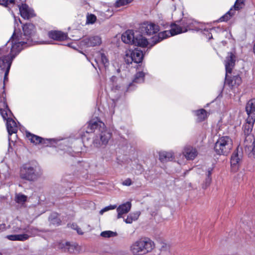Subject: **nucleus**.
<instances>
[{
	"label": "nucleus",
	"instance_id": "1a4fd4ad",
	"mask_svg": "<svg viewBox=\"0 0 255 255\" xmlns=\"http://www.w3.org/2000/svg\"><path fill=\"white\" fill-rule=\"evenodd\" d=\"M160 28L157 24L150 21H144L139 25V30L141 33L151 35L159 32Z\"/></svg>",
	"mask_w": 255,
	"mask_h": 255
},
{
	"label": "nucleus",
	"instance_id": "4468645a",
	"mask_svg": "<svg viewBox=\"0 0 255 255\" xmlns=\"http://www.w3.org/2000/svg\"><path fill=\"white\" fill-rule=\"evenodd\" d=\"M3 109L0 108V114L4 120L7 121L8 118H11L10 116L12 115V112L8 108L6 103V99L4 91H3Z\"/></svg>",
	"mask_w": 255,
	"mask_h": 255
},
{
	"label": "nucleus",
	"instance_id": "680f3d73",
	"mask_svg": "<svg viewBox=\"0 0 255 255\" xmlns=\"http://www.w3.org/2000/svg\"><path fill=\"white\" fill-rule=\"evenodd\" d=\"M0 255H2V254L0 253Z\"/></svg>",
	"mask_w": 255,
	"mask_h": 255
},
{
	"label": "nucleus",
	"instance_id": "a19ab883",
	"mask_svg": "<svg viewBox=\"0 0 255 255\" xmlns=\"http://www.w3.org/2000/svg\"><path fill=\"white\" fill-rule=\"evenodd\" d=\"M116 205H110L105 207L100 211V214L102 215L104 212L108 211L110 210H113L116 208Z\"/></svg>",
	"mask_w": 255,
	"mask_h": 255
},
{
	"label": "nucleus",
	"instance_id": "2f4dec72",
	"mask_svg": "<svg viewBox=\"0 0 255 255\" xmlns=\"http://www.w3.org/2000/svg\"><path fill=\"white\" fill-rule=\"evenodd\" d=\"M196 115L197 117V121L201 122L203 121L207 117V112L204 109H200L196 111Z\"/></svg>",
	"mask_w": 255,
	"mask_h": 255
},
{
	"label": "nucleus",
	"instance_id": "de8ad7c7",
	"mask_svg": "<svg viewBox=\"0 0 255 255\" xmlns=\"http://www.w3.org/2000/svg\"><path fill=\"white\" fill-rule=\"evenodd\" d=\"M73 227L72 228L74 229L75 230H76L77 231V233L80 235H83V233L81 229L78 227V226L76 225L72 224V225Z\"/></svg>",
	"mask_w": 255,
	"mask_h": 255
},
{
	"label": "nucleus",
	"instance_id": "3c124183",
	"mask_svg": "<svg viewBox=\"0 0 255 255\" xmlns=\"http://www.w3.org/2000/svg\"><path fill=\"white\" fill-rule=\"evenodd\" d=\"M6 225L5 224H0V232H2L5 230H6Z\"/></svg>",
	"mask_w": 255,
	"mask_h": 255
},
{
	"label": "nucleus",
	"instance_id": "5fc2aeb1",
	"mask_svg": "<svg viewBox=\"0 0 255 255\" xmlns=\"http://www.w3.org/2000/svg\"><path fill=\"white\" fill-rule=\"evenodd\" d=\"M6 6L9 4H14L15 2V0H6Z\"/></svg>",
	"mask_w": 255,
	"mask_h": 255
},
{
	"label": "nucleus",
	"instance_id": "a18cd8bd",
	"mask_svg": "<svg viewBox=\"0 0 255 255\" xmlns=\"http://www.w3.org/2000/svg\"><path fill=\"white\" fill-rule=\"evenodd\" d=\"M132 184V181L130 178H127L122 183V184L125 186H130Z\"/></svg>",
	"mask_w": 255,
	"mask_h": 255
},
{
	"label": "nucleus",
	"instance_id": "4d7b16f0",
	"mask_svg": "<svg viewBox=\"0 0 255 255\" xmlns=\"http://www.w3.org/2000/svg\"><path fill=\"white\" fill-rule=\"evenodd\" d=\"M253 50H254V53L255 54V42L254 43V44Z\"/></svg>",
	"mask_w": 255,
	"mask_h": 255
},
{
	"label": "nucleus",
	"instance_id": "c756f323",
	"mask_svg": "<svg viewBox=\"0 0 255 255\" xmlns=\"http://www.w3.org/2000/svg\"><path fill=\"white\" fill-rule=\"evenodd\" d=\"M29 236L27 234L10 235L6 236V238L10 241H24L27 240Z\"/></svg>",
	"mask_w": 255,
	"mask_h": 255
},
{
	"label": "nucleus",
	"instance_id": "052dcab7",
	"mask_svg": "<svg viewBox=\"0 0 255 255\" xmlns=\"http://www.w3.org/2000/svg\"><path fill=\"white\" fill-rule=\"evenodd\" d=\"M20 229H18V230H15L16 232H18Z\"/></svg>",
	"mask_w": 255,
	"mask_h": 255
},
{
	"label": "nucleus",
	"instance_id": "c9c22d12",
	"mask_svg": "<svg viewBox=\"0 0 255 255\" xmlns=\"http://www.w3.org/2000/svg\"><path fill=\"white\" fill-rule=\"evenodd\" d=\"M118 234L116 232H113L111 231H106L102 232L101 233V236L104 238H110L113 237H116Z\"/></svg>",
	"mask_w": 255,
	"mask_h": 255
},
{
	"label": "nucleus",
	"instance_id": "412c9836",
	"mask_svg": "<svg viewBox=\"0 0 255 255\" xmlns=\"http://www.w3.org/2000/svg\"><path fill=\"white\" fill-rule=\"evenodd\" d=\"M136 34L132 30H128L122 36V41L127 44H133Z\"/></svg>",
	"mask_w": 255,
	"mask_h": 255
},
{
	"label": "nucleus",
	"instance_id": "e433bc0d",
	"mask_svg": "<svg viewBox=\"0 0 255 255\" xmlns=\"http://www.w3.org/2000/svg\"><path fill=\"white\" fill-rule=\"evenodd\" d=\"M132 0H117L115 3V6L116 7L124 6L130 3Z\"/></svg>",
	"mask_w": 255,
	"mask_h": 255
},
{
	"label": "nucleus",
	"instance_id": "c85d7f7f",
	"mask_svg": "<svg viewBox=\"0 0 255 255\" xmlns=\"http://www.w3.org/2000/svg\"><path fill=\"white\" fill-rule=\"evenodd\" d=\"M159 159L162 162H166L173 159V154L171 152L162 151L159 153Z\"/></svg>",
	"mask_w": 255,
	"mask_h": 255
},
{
	"label": "nucleus",
	"instance_id": "603ef678",
	"mask_svg": "<svg viewBox=\"0 0 255 255\" xmlns=\"http://www.w3.org/2000/svg\"><path fill=\"white\" fill-rule=\"evenodd\" d=\"M213 168H209L207 171V174L206 175L207 177H211V174L212 173Z\"/></svg>",
	"mask_w": 255,
	"mask_h": 255
},
{
	"label": "nucleus",
	"instance_id": "cd10ccee",
	"mask_svg": "<svg viewBox=\"0 0 255 255\" xmlns=\"http://www.w3.org/2000/svg\"><path fill=\"white\" fill-rule=\"evenodd\" d=\"M133 44L137 46L145 47L148 45V42L147 39L142 35L136 32V36Z\"/></svg>",
	"mask_w": 255,
	"mask_h": 255
},
{
	"label": "nucleus",
	"instance_id": "473e14b6",
	"mask_svg": "<svg viewBox=\"0 0 255 255\" xmlns=\"http://www.w3.org/2000/svg\"><path fill=\"white\" fill-rule=\"evenodd\" d=\"M235 10L231 8L227 13L220 18L219 21H227L230 19L232 16L234 15Z\"/></svg>",
	"mask_w": 255,
	"mask_h": 255
},
{
	"label": "nucleus",
	"instance_id": "bb28decb",
	"mask_svg": "<svg viewBox=\"0 0 255 255\" xmlns=\"http://www.w3.org/2000/svg\"><path fill=\"white\" fill-rule=\"evenodd\" d=\"M183 154L188 160H193L197 155V151L193 147L186 146L184 149Z\"/></svg>",
	"mask_w": 255,
	"mask_h": 255
},
{
	"label": "nucleus",
	"instance_id": "39448f33",
	"mask_svg": "<svg viewBox=\"0 0 255 255\" xmlns=\"http://www.w3.org/2000/svg\"><path fill=\"white\" fill-rule=\"evenodd\" d=\"M233 147L232 139L228 136L220 137L214 145V150L218 155H227Z\"/></svg>",
	"mask_w": 255,
	"mask_h": 255
},
{
	"label": "nucleus",
	"instance_id": "dca6fc26",
	"mask_svg": "<svg viewBox=\"0 0 255 255\" xmlns=\"http://www.w3.org/2000/svg\"><path fill=\"white\" fill-rule=\"evenodd\" d=\"M242 153L239 152L238 149L235 151L231 157V165L233 170H237L241 161Z\"/></svg>",
	"mask_w": 255,
	"mask_h": 255
},
{
	"label": "nucleus",
	"instance_id": "49530a36",
	"mask_svg": "<svg viewBox=\"0 0 255 255\" xmlns=\"http://www.w3.org/2000/svg\"><path fill=\"white\" fill-rule=\"evenodd\" d=\"M252 150L250 153V156H253L255 158V141H254L252 144Z\"/></svg>",
	"mask_w": 255,
	"mask_h": 255
},
{
	"label": "nucleus",
	"instance_id": "2eb2a0df",
	"mask_svg": "<svg viewBox=\"0 0 255 255\" xmlns=\"http://www.w3.org/2000/svg\"><path fill=\"white\" fill-rule=\"evenodd\" d=\"M3 109L0 108V114L4 120L7 121L8 118H11L10 116L12 115V112L8 108L6 103V99L4 91H3Z\"/></svg>",
	"mask_w": 255,
	"mask_h": 255
},
{
	"label": "nucleus",
	"instance_id": "58836bf2",
	"mask_svg": "<svg viewBox=\"0 0 255 255\" xmlns=\"http://www.w3.org/2000/svg\"><path fill=\"white\" fill-rule=\"evenodd\" d=\"M244 0H236L234 7L235 10H239L242 8V5L244 4Z\"/></svg>",
	"mask_w": 255,
	"mask_h": 255
},
{
	"label": "nucleus",
	"instance_id": "a211bd4d",
	"mask_svg": "<svg viewBox=\"0 0 255 255\" xmlns=\"http://www.w3.org/2000/svg\"><path fill=\"white\" fill-rule=\"evenodd\" d=\"M246 112L248 118L255 120V99L249 100L246 104Z\"/></svg>",
	"mask_w": 255,
	"mask_h": 255
},
{
	"label": "nucleus",
	"instance_id": "864d4df0",
	"mask_svg": "<svg viewBox=\"0 0 255 255\" xmlns=\"http://www.w3.org/2000/svg\"><path fill=\"white\" fill-rule=\"evenodd\" d=\"M6 0H0V4L6 6Z\"/></svg>",
	"mask_w": 255,
	"mask_h": 255
},
{
	"label": "nucleus",
	"instance_id": "393cba45",
	"mask_svg": "<svg viewBox=\"0 0 255 255\" xmlns=\"http://www.w3.org/2000/svg\"><path fill=\"white\" fill-rule=\"evenodd\" d=\"M144 76L145 74L143 72H138L136 73L134 76L132 83L129 84L127 91H129L131 90L132 87L134 85V84L143 83L144 81Z\"/></svg>",
	"mask_w": 255,
	"mask_h": 255
},
{
	"label": "nucleus",
	"instance_id": "bf43d9fd",
	"mask_svg": "<svg viewBox=\"0 0 255 255\" xmlns=\"http://www.w3.org/2000/svg\"><path fill=\"white\" fill-rule=\"evenodd\" d=\"M212 35L211 34V36L209 37V38L210 39H212Z\"/></svg>",
	"mask_w": 255,
	"mask_h": 255
},
{
	"label": "nucleus",
	"instance_id": "c03bdc74",
	"mask_svg": "<svg viewBox=\"0 0 255 255\" xmlns=\"http://www.w3.org/2000/svg\"><path fill=\"white\" fill-rule=\"evenodd\" d=\"M26 233L32 234V232H35L36 231V229L33 227H28L27 228H25L23 229Z\"/></svg>",
	"mask_w": 255,
	"mask_h": 255
},
{
	"label": "nucleus",
	"instance_id": "0eeeda50",
	"mask_svg": "<svg viewBox=\"0 0 255 255\" xmlns=\"http://www.w3.org/2000/svg\"><path fill=\"white\" fill-rule=\"evenodd\" d=\"M99 133H97L93 140L95 146L100 147L102 145H106L112 137V133L105 128V126L100 128Z\"/></svg>",
	"mask_w": 255,
	"mask_h": 255
},
{
	"label": "nucleus",
	"instance_id": "6ab92c4d",
	"mask_svg": "<svg viewBox=\"0 0 255 255\" xmlns=\"http://www.w3.org/2000/svg\"><path fill=\"white\" fill-rule=\"evenodd\" d=\"M48 35L50 38L57 41H63L67 38V34L66 33L58 30L50 31L48 33Z\"/></svg>",
	"mask_w": 255,
	"mask_h": 255
},
{
	"label": "nucleus",
	"instance_id": "aec40b11",
	"mask_svg": "<svg viewBox=\"0 0 255 255\" xmlns=\"http://www.w3.org/2000/svg\"><path fill=\"white\" fill-rule=\"evenodd\" d=\"M225 84L230 87L238 86L242 83V79L239 75H235L232 78H229V76L226 73Z\"/></svg>",
	"mask_w": 255,
	"mask_h": 255
},
{
	"label": "nucleus",
	"instance_id": "20e7f679",
	"mask_svg": "<svg viewBox=\"0 0 255 255\" xmlns=\"http://www.w3.org/2000/svg\"><path fill=\"white\" fill-rule=\"evenodd\" d=\"M40 174V168L36 164H25L20 168V177L27 180L34 181Z\"/></svg>",
	"mask_w": 255,
	"mask_h": 255
},
{
	"label": "nucleus",
	"instance_id": "7ed1b4c3",
	"mask_svg": "<svg viewBox=\"0 0 255 255\" xmlns=\"http://www.w3.org/2000/svg\"><path fill=\"white\" fill-rule=\"evenodd\" d=\"M154 248V242L151 239L141 238L132 244L130 251L133 255H144L151 252Z\"/></svg>",
	"mask_w": 255,
	"mask_h": 255
},
{
	"label": "nucleus",
	"instance_id": "5701e85b",
	"mask_svg": "<svg viewBox=\"0 0 255 255\" xmlns=\"http://www.w3.org/2000/svg\"><path fill=\"white\" fill-rule=\"evenodd\" d=\"M131 204L130 202H127L120 205L117 209L118 212L117 218L120 219L122 217L123 214L128 213L130 210Z\"/></svg>",
	"mask_w": 255,
	"mask_h": 255
},
{
	"label": "nucleus",
	"instance_id": "ea45409f",
	"mask_svg": "<svg viewBox=\"0 0 255 255\" xmlns=\"http://www.w3.org/2000/svg\"><path fill=\"white\" fill-rule=\"evenodd\" d=\"M97 19L96 16L92 14L88 15L87 17V23H94Z\"/></svg>",
	"mask_w": 255,
	"mask_h": 255
},
{
	"label": "nucleus",
	"instance_id": "f03ea898",
	"mask_svg": "<svg viewBox=\"0 0 255 255\" xmlns=\"http://www.w3.org/2000/svg\"><path fill=\"white\" fill-rule=\"evenodd\" d=\"M192 22L191 20L183 19L181 20L180 25L173 23L171 25L170 30H165L158 33L157 35H155L152 38V42L153 44L151 46L162 41L171 36H174L183 32H185L191 29Z\"/></svg>",
	"mask_w": 255,
	"mask_h": 255
},
{
	"label": "nucleus",
	"instance_id": "37998d69",
	"mask_svg": "<svg viewBox=\"0 0 255 255\" xmlns=\"http://www.w3.org/2000/svg\"><path fill=\"white\" fill-rule=\"evenodd\" d=\"M111 88L113 91L116 92L120 90L121 86L115 83V84H113L112 85H111Z\"/></svg>",
	"mask_w": 255,
	"mask_h": 255
},
{
	"label": "nucleus",
	"instance_id": "4c0bfd02",
	"mask_svg": "<svg viewBox=\"0 0 255 255\" xmlns=\"http://www.w3.org/2000/svg\"><path fill=\"white\" fill-rule=\"evenodd\" d=\"M49 221L52 224H57L59 225L60 222V219L57 217L56 214H52L49 217Z\"/></svg>",
	"mask_w": 255,
	"mask_h": 255
},
{
	"label": "nucleus",
	"instance_id": "72a5a7b5",
	"mask_svg": "<svg viewBox=\"0 0 255 255\" xmlns=\"http://www.w3.org/2000/svg\"><path fill=\"white\" fill-rule=\"evenodd\" d=\"M139 215L140 214L138 212L130 214L128 216L127 218L125 219V222L127 224H131L133 221L138 219Z\"/></svg>",
	"mask_w": 255,
	"mask_h": 255
},
{
	"label": "nucleus",
	"instance_id": "6e6552de",
	"mask_svg": "<svg viewBox=\"0 0 255 255\" xmlns=\"http://www.w3.org/2000/svg\"><path fill=\"white\" fill-rule=\"evenodd\" d=\"M143 58V54L142 51L136 48L133 50H129L126 52L125 60L128 64H131L132 62L139 63L142 61Z\"/></svg>",
	"mask_w": 255,
	"mask_h": 255
},
{
	"label": "nucleus",
	"instance_id": "13d9d810",
	"mask_svg": "<svg viewBox=\"0 0 255 255\" xmlns=\"http://www.w3.org/2000/svg\"><path fill=\"white\" fill-rule=\"evenodd\" d=\"M95 61H96V63H97V65H98V66L99 67V66H99V63H98V62L97 60V59H96V60H95Z\"/></svg>",
	"mask_w": 255,
	"mask_h": 255
},
{
	"label": "nucleus",
	"instance_id": "6e6d98bb",
	"mask_svg": "<svg viewBox=\"0 0 255 255\" xmlns=\"http://www.w3.org/2000/svg\"><path fill=\"white\" fill-rule=\"evenodd\" d=\"M159 255H169V254L167 252H162Z\"/></svg>",
	"mask_w": 255,
	"mask_h": 255
},
{
	"label": "nucleus",
	"instance_id": "9d476101",
	"mask_svg": "<svg viewBox=\"0 0 255 255\" xmlns=\"http://www.w3.org/2000/svg\"><path fill=\"white\" fill-rule=\"evenodd\" d=\"M236 56L233 52H228L225 60L226 73L231 74L235 65Z\"/></svg>",
	"mask_w": 255,
	"mask_h": 255
},
{
	"label": "nucleus",
	"instance_id": "423d86ee",
	"mask_svg": "<svg viewBox=\"0 0 255 255\" xmlns=\"http://www.w3.org/2000/svg\"><path fill=\"white\" fill-rule=\"evenodd\" d=\"M10 45V52L8 55H4L2 51L0 49V70L4 71L9 66L10 68L12 62L15 56L20 52L17 51L16 49H13L14 47L12 45Z\"/></svg>",
	"mask_w": 255,
	"mask_h": 255
},
{
	"label": "nucleus",
	"instance_id": "f8f14e48",
	"mask_svg": "<svg viewBox=\"0 0 255 255\" xmlns=\"http://www.w3.org/2000/svg\"><path fill=\"white\" fill-rule=\"evenodd\" d=\"M19 10L21 16L25 19H29L35 16L34 10L25 3L19 5Z\"/></svg>",
	"mask_w": 255,
	"mask_h": 255
},
{
	"label": "nucleus",
	"instance_id": "b1692460",
	"mask_svg": "<svg viewBox=\"0 0 255 255\" xmlns=\"http://www.w3.org/2000/svg\"><path fill=\"white\" fill-rule=\"evenodd\" d=\"M6 129L9 136L12 133H15L17 131V127L15 122L11 118H8L6 122ZM8 140L10 141V138L8 136Z\"/></svg>",
	"mask_w": 255,
	"mask_h": 255
},
{
	"label": "nucleus",
	"instance_id": "7c9ffc66",
	"mask_svg": "<svg viewBox=\"0 0 255 255\" xmlns=\"http://www.w3.org/2000/svg\"><path fill=\"white\" fill-rule=\"evenodd\" d=\"M99 58L100 61V64L103 65L105 68H107L109 64V61L106 55L103 53H99Z\"/></svg>",
	"mask_w": 255,
	"mask_h": 255
},
{
	"label": "nucleus",
	"instance_id": "4be33fe9",
	"mask_svg": "<svg viewBox=\"0 0 255 255\" xmlns=\"http://www.w3.org/2000/svg\"><path fill=\"white\" fill-rule=\"evenodd\" d=\"M105 124L100 121H91L86 130L87 133H92L95 132L96 130L99 132L100 128H102Z\"/></svg>",
	"mask_w": 255,
	"mask_h": 255
},
{
	"label": "nucleus",
	"instance_id": "f3484780",
	"mask_svg": "<svg viewBox=\"0 0 255 255\" xmlns=\"http://www.w3.org/2000/svg\"><path fill=\"white\" fill-rule=\"evenodd\" d=\"M59 248L64 252L75 253L78 251V245L75 244H71L69 242L61 243L59 244Z\"/></svg>",
	"mask_w": 255,
	"mask_h": 255
},
{
	"label": "nucleus",
	"instance_id": "9b49d317",
	"mask_svg": "<svg viewBox=\"0 0 255 255\" xmlns=\"http://www.w3.org/2000/svg\"><path fill=\"white\" fill-rule=\"evenodd\" d=\"M81 42L83 46L94 47L100 45L102 43V39L99 36H93L84 38Z\"/></svg>",
	"mask_w": 255,
	"mask_h": 255
},
{
	"label": "nucleus",
	"instance_id": "a878e982",
	"mask_svg": "<svg viewBox=\"0 0 255 255\" xmlns=\"http://www.w3.org/2000/svg\"><path fill=\"white\" fill-rule=\"evenodd\" d=\"M245 124L243 125V130L244 134L246 136L249 135L252 132L253 126L255 122V119L248 118L246 119Z\"/></svg>",
	"mask_w": 255,
	"mask_h": 255
},
{
	"label": "nucleus",
	"instance_id": "f257e3e1",
	"mask_svg": "<svg viewBox=\"0 0 255 255\" xmlns=\"http://www.w3.org/2000/svg\"><path fill=\"white\" fill-rule=\"evenodd\" d=\"M23 33L17 32L15 29L9 40L6 45H12L13 49H16L20 52L24 47L32 45L35 42L36 27L31 23H27L22 26Z\"/></svg>",
	"mask_w": 255,
	"mask_h": 255
},
{
	"label": "nucleus",
	"instance_id": "f704fd0d",
	"mask_svg": "<svg viewBox=\"0 0 255 255\" xmlns=\"http://www.w3.org/2000/svg\"><path fill=\"white\" fill-rule=\"evenodd\" d=\"M27 196L21 193L16 194L15 196V201L18 204H23L27 200Z\"/></svg>",
	"mask_w": 255,
	"mask_h": 255
},
{
	"label": "nucleus",
	"instance_id": "09e8293b",
	"mask_svg": "<svg viewBox=\"0 0 255 255\" xmlns=\"http://www.w3.org/2000/svg\"><path fill=\"white\" fill-rule=\"evenodd\" d=\"M9 66L8 65V68H7V69L5 70H4V82L6 81V80H7V76L8 75V73H9Z\"/></svg>",
	"mask_w": 255,
	"mask_h": 255
},
{
	"label": "nucleus",
	"instance_id": "79ce46f5",
	"mask_svg": "<svg viewBox=\"0 0 255 255\" xmlns=\"http://www.w3.org/2000/svg\"><path fill=\"white\" fill-rule=\"evenodd\" d=\"M212 180L211 177H207L203 185V188L206 189L209 185Z\"/></svg>",
	"mask_w": 255,
	"mask_h": 255
},
{
	"label": "nucleus",
	"instance_id": "8fccbe9b",
	"mask_svg": "<svg viewBox=\"0 0 255 255\" xmlns=\"http://www.w3.org/2000/svg\"><path fill=\"white\" fill-rule=\"evenodd\" d=\"M117 80V77L115 76H113L110 79V81L111 83V85H112L113 84H115L116 83Z\"/></svg>",
	"mask_w": 255,
	"mask_h": 255
},
{
	"label": "nucleus",
	"instance_id": "ddd939ff",
	"mask_svg": "<svg viewBox=\"0 0 255 255\" xmlns=\"http://www.w3.org/2000/svg\"><path fill=\"white\" fill-rule=\"evenodd\" d=\"M26 136L31 142L35 144L41 143L44 145L48 146L50 143L51 139H45L30 132H26Z\"/></svg>",
	"mask_w": 255,
	"mask_h": 255
}]
</instances>
